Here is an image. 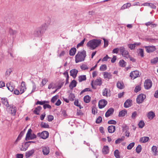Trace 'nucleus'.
Masks as SVG:
<instances>
[{
	"label": "nucleus",
	"instance_id": "63",
	"mask_svg": "<svg viewBox=\"0 0 158 158\" xmlns=\"http://www.w3.org/2000/svg\"><path fill=\"white\" fill-rule=\"evenodd\" d=\"M119 50V48H115L114 49L113 51H112V53H118V51Z\"/></svg>",
	"mask_w": 158,
	"mask_h": 158
},
{
	"label": "nucleus",
	"instance_id": "26",
	"mask_svg": "<svg viewBox=\"0 0 158 158\" xmlns=\"http://www.w3.org/2000/svg\"><path fill=\"white\" fill-rule=\"evenodd\" d=\"M103 74L104 77L105 78L110 79L111 78L112 75L110 73H108L106 72H105L103 73Z\"/></svg>",
	"mask_w": 158,
	"mask_h": 158
},
{
	"label": "nucleus",
	"instance_id": "16",
	"mask_svg": "<svg viewBox=\"0 0 158 158\" xmlns=\"http://www.w3.org/2000/svg\"><path fill=\"white\" fill-rule=\"evenodd\" d=\"M107 102L105 100H100L98 102V106L99 108L102 109L104 108L107 104Z\"/></svg>",
	"mask_w": 158,
	"mask_h": 158
},
{
	"label": "nucleus",
	"instance_id": "62",
	"mask_svg": "<svg viewBox=\"0 0 158 158\" xmlns=\"http://www.w3.org/2000/svg\"><path fill=\"white\" fill-rule=\"evenodd\" d=\"M44 108L45 109L47 108L50 109L51 108V106L50 105L47 104H44L43 106Z\"/></svg>",
	"mask_w": 158,
	"mask_h": 158
},
{
	"label": "nucleus",
	"instance_id": "57",
	"mask_svg": "<svg viewBox=\"0 0 158 158\" xmlns=\"http://www.w3.org/2000/svg\"><path fill=\"white\" fill-rule=\"evenodd\" d=\"M74 105L79 107L80 108H81V106L80 104H79V102L77 100H75L74 102Z\"/></svg>",
	"mask_w": 158,
	"mask_h": 158
},
{
	"label": "nucleus",
	"instance_id": "50",
	"mask_svg": "<svg viewBox=\"0 0 158 158\" xmlns=\"http://www.w3.org/2000/svg\"><path fill=\"white\" fill-rule=\"evenodd\" d=\"M55 84L52 82L48 86V89H49L51 88L54 89L55 88Z\"/></svg>",
	"mask_w": 158,
	"mask_h": 158
},
{
	"label": "nucleus",
	"instance_id": "21",
	"mask_svg": "<svg viewBox=\"0 0 158 158\" xmlns=\"http://www.w3.org/2000/svg\"><path fill=\"white\" fill-rule=\"evenodd\" d=\"M108 131L110 133H114L115 130V127L114 126L111 125L109 126L107 128Z\"/></svg>",
	"mask_w": 158,
	"mask_h": 158
},
{
	"label": "nucleus",
	"instance_id": "52",
	"mask_svg": "<svg viewBox=\"0 0 158 158\" xmlns=\"http://www.w3.org/2000/svg\"><path fill=\"white\" fill-rule=\"evenodd\" d=\"M80 67L82 70L87 69H89L88 67L85 64H82L81 66Z\"/></svg>",
	"mask_w": 158,
	"mask_h": 158
},
{
	"label": "nucleus",
	"instance_id": "34",
	"mask_svg": "<svg viewBox=\"0 0 158 158\" xmlns=\"http://www.w3.org/2000/svg\"><path fill=\"white\" fill-rule=\"evenodd\" d=\"M76 49L75 48H72L69 51V54L70 56H74L76 52Z\"/></svg>",
	"mask_w": 158,
	"mask_h": 158
},
{
	"label": "nucleus",
	"instance_id": "60",
	"mask_svg": "<svg viewBox=\"0 0 158 158\" xmlns=\"http://www.w3.org/2000/svg\"><path fill=\"white\" fill-rule=\"evenodd\" d=\"M10 33L12 35H14L16 33V31H15L13 30L12 29H10L9 30Z\"/></svg>",
	"mask_w": 158,
	"mask_h": 158
},
{
	"label": "nucleus",
	"instance_id": "23",
	"mask_svg": "<svg viewBox=\"0 0 158 158\" xmlns=\"http://www.w3.org/2000/svg\"><path fill=\"white\" fill-rule=\"evenodd\" d=\"M132 101L130 100H127L124 103V106L125 108H128L131 106Z\"/></svg>",
	"mask_w": 158,
	"mask_h": 158
},
{
	"label": "nucleus",
	"instance_id": "32",
	"mask_svg": "<svg viewBox=\"0 0 158 158\" xmlns=\"http://www.w3.org/2000/svg\"><path fill=\"white\" fill-rule=\"evenodd\" d=\"M34 152V150L32 149L31 150L27 152L26 154V157H28L32 155Z\"/></svg>",
	"mask_w": 158,
	"mask_h": 158
},
{
	"label": "nucleus",
	"instance_id": "42",
	"mask_svg": "<svg viewBox=\"0 0 158 158\" xmlns=\"http://www.w3.org/2000/svg\"><path fill=\"white\" fill-rule=\"evenodd\" d=\"M107 69V66L106 64H102L100 67V70L101 71H105Z\"/></svg>",
	"mask_w": 158,
	"mask_h": 158
},
{
	"label": "nucleus",
	"instance_id": "35",
	"mask_svg": "<svg viewBox=\"0 0 158 158\" xmlns=\"http://www.w3.org/2000/svg\"><path fill=\"white\" fill-rule=\"evenodd\" d=\"M127 113V111L126 110H123L119 112L118 116L119 117L124 116Z\"/></svg>",
	"mask_w": 158,
	"mask_h": 158
},
{
	"label": "nucleus",
	"instance_id": "8",
	"mask_svg": "<svg viewBox=\"0 0 158 158\" xmlns=\"http://www.w3.org/2000/svg\"><path fill=\"white\" fill-rule=\"evenodd\" d=\"M152 82L151 80L148 79L145 81L144 83V86L145 89H149L152 87Z\"/></svg>",
	"mask_w": 158,
	"mask_h": 158
},
{
	"label": "nucleus",
	"instance_id": "3",
	"mask_svg": "<svg viewBox=\"0 0 158 158\" xmlns=\"http://www.w3.org/2000/svg\"><path fill=\"white\" fill-rule=\"evenodd\" d=\"M47 27L46 24L42 25L40 27V29L35 31L34 32V35L35 36L39 37L41 36L45 31L47 29Z\"/></svg>",
	"mask_w": 158,
	"mask_h": 158
},
{
	"label": "nucleus",
	"instance_id": "27",
	"mask_svg": "<svg viewBox=\"0 0 158 158\" xmlns=\"http://www.w3.org/2000/svg\"><path fill=\"white\" fill-rule=\"evenodd\" d=\"M1 100L2 103L4 104L6 107L9 105L7 98H1Z\"/></svg>",
	"mask_w": 158,
	"mask_h": 158
},
{
	"label": "nucleus",
	"instance_id": "6",
	"mask_svg": "<svg viewBox=\"0 0 158 158\" xmlns=\"http://www.w3.org/2000/svg\"><path fill=\"white\" fill-rule=\"evenodd\" d=\"M8 111L13 115H15L16 112V108L13 105H10L7 107Z\"/></svg>",
	"mask_w": 158,
	"mask_h": 158
},
{
	"label": "nucleus",
	"instance_id": "25",
	"mask_svg": "<svg viewBox=\"0 0 158 158\" xmlns=\"http://www.w3.org/2000/svg\"><path fill=\"white\" fill-rule=\"evenodd\" d=\"M77 85V82L75 80H73L71 82L69 85V87L71 89H73L74 87L76 86Z\"/></svg>",
	"mask_w": 158,
	"mask_h": 158
},
{
	"label": "nucleus",
	"instance_id": "56",
	"mask_svg": "<svg viewBox=\"0 0 158 158\" xmlns=\"http://www.w3.org/2000/svg\"><path fill=\"white\" fill-rule=\"evenodd\" d=\"M128 47L131 50L134 49L135 47V44H130L128 45Z\"/></svg>",
	"mask_w": 158,
	"mask_h": 158
},
{
	"label": "nucleus",
	"instance_id": "37",
	"mask_svg": "<svg viewBox=\"0 0 158 158\" xmlns=\"http://www.w3.org/2000/svg\"><path fill=\"white\" fill-rule=\"evenodd\" d=\"M114 155L116 158H120L119 152L118 150H116L114 152Z\"/></svg>",
	"mask_w": 158,
	"mask_h": 158
},
{
	"label": "nucleus",
	"instance_id": "18",
	"mask_svg": "<svg viewBox=\"0 0 158 158\" xmlns=\"http://www.w3.org/2000/svg\"><path fill=\"white\" fill-rule=\"evenodd\" d=\"M29 145L30 144H28V142H26L22 144L21 147L20 148V150L24 151H26Z\"/></svg>",
	"mask_w": 158,
	"mask_h": 158
},
{
	"label": "nucleus",
	"instance_id": "14",
	"mask_svg": "<svg viewBox=\"0 0 158 158\" xmlns=\"http://www.w3.org/2000/svg\"><path fill=\"white\" fill-rule=\"evenodd\" d=\"M19 90L20 91V94H21L23 93L26 89L25 86V82L23 81L21 84V85L19 87Z\"/></svg>",
	"mask_w": 158,
	"mask_h": 158
},
{
	"label": "nucleus",
	"instance_id": "30",
	"mask_svg": "<svg viewBox=\"0 0 158 158\" xmlns=\"http://www.w3.org/2000/svg\"><path fill=\"white\" fill-rule=\"evenodd\" d=\"M42 108L40 106H38L36 108L34 111V113L38 115L39 114V112L41 109Z\"/></svg>",
	"mask_w": 158,
	"mask_h": 158
},
{
	"label": "nucleus",
	"instance_id": "10",
	"mask_svg": "<svg viewBox=\"0 0 158 158\" xmlns=\"http://www.w3.org/2000/svg\"><path fill=\"white\" fill-rule=\"evenodd\" d=\"M38 135L39 136L40 138L45 139L48 136L49 133L47 131H43L41 133H38Z\"/></svg>",
	"mask_w": 158,
	"mask_h": 158
},
{
	"label": "nucleus",
	"instance_id": "58",
	"mask_svg": "<svg viewBox=\"0 0 158 158\" xmlns=\"http://www.w3.org/2000/svg\"><path fill=\"white\" fill-rule=\"evenodd\" d=\"M108 123L109 124H115L116 123V122L113 120H110L108 121Z\"/></svg>",
	"mask_w": 158,
	"mask_h": 158
},
{
	"label": "nucleus",
	"instance_id": "31",
	"mask_svg": "<svg viewBox=\"0 0 158 158\" xmlns=\"http://www.w3.org/2000/svg\"><path fill=\"white\" fill-rule=\"evenodd\" d=\"M155 116L154 113L152 111H150L148 113V117L150 119H153Z\"/></svg>",
	"mask_w": 158,
	"mask_h": 158
},
{
	"label": "nucleus",
	"instance_id": "33",
	"mask_svg": "<svg viewBox=\"0 0 158 158\" xmlns=\"http://www.w3.org/2000/svg\"><path fill=\"white\" fill-rule=\"evenodd\" d=\"M84 102L86 103H88L89 102L91 98L89 95H86L84 97Z\"/></svg>",
	"mask_w": 158,
	"mask_h": 158
},
{
	"label": "nucleus",
	"instance_id": "64",
	"mask_svg": "<svg viewBox=\"0 0 158 158\" xmlns=\"http://www.w3.org/2000/svg\"><path fill=\"white\" fill-rule=\"evenodd\" d=\"M63 74L65 77H66V81L67 82L69 78V76L68 72L67 71H65L64 73Z\"/></svg>",
	"mask_w": 158,
	"mask_h": 158
},
{
	"label": "nucleus",
	"instance_id": "53",
	"mask_svg": "<svg viewBox=\"0 0 158 158\" xmlns=\"http://www.w3.org/2000/svg\"><path fill=\"white\" fill-rule=\"evenodd\" d=\"M12 72V70L11 69H8L6 73V76H8Z\"/></svg>",
	"mask_w": 158,
	"mask_h": 158
},
{
	"label": "nucleus",
	"instance_id": "51",
	"mask_svg": "<svg viewBox=\"0 0 158 158\" xmlns=\"http://www.w3.org/2000/svg\"><path fill=\"white\" fill-rule=\"evenodd\" d=\"M32 89L31 91V93H33L34 92L36 89V85L35 83L33 82H32Z\"/></svg>",
	"mask_w": 158,
	"mask_h": 158
},
{
	"label": "nucleus",
	"instance_id": "54",
	"mask_svg": "<svg viewBox=\"0 0 158 158\" xmlns=\"http://www.w3.org/2000/svg\"><path fill=\"white\" fill-rule=\"evenodd\" d=\"M158 61V58L156 57L151 60V62L153 64H155Z\"/></svg>",
	"mask_w": 158,
	"mask_h": 158
},
{
	"label": "nucleus",
	"instance_id": "11",
	"mask_svg": "<svg viewBox=\"0 0 158 158\" xmlns=\"http://www.w3.org/2000/svg\"><path fill=\"white\" fill-rule=\"evenodd\" d=\"M139 76V72L137 70L131 72L130 74V76L132 79H135Z\"/></svg>",
	"mask_w": 158,
	"mask_h": 158
},
{
	"label": "nucleus",
	"instance_id": "38",
	"mask_svg": "<svg viewBox=\"0 0 158 158\" xmlns=\"http://www.w3.org/2000/svg\"><path fill=\"white\" fill-rule=\"evenodd\" d=\"M41 127L45 128H49V125L48 123H46L42 122L41 124Z\"/></svg>",
	"mask_w": 158,
	"mask_h": 158
},
{
	"label": "nucleus",
	"instance_id": "40",
	"mask_svg": "<svg viewBox=\"0 0 158 158\" xmlns=\"http://www.w3.org/2000/svg\"><path fill=\"white\" fill-rule=\"evenodd\" d=\"M75 98V96L73 93H70L69 96V99L70 101H73L74 100Z\"/></svg>",
	"mask_w": 158,
	"mask_h": 158
},
{
	"label": "nucleus",
	"instance_id": "24",
	"mask_svg": "<svg viewBox=\"0 0 158 158\" xmlns=\"http://www.w3.org/2000/svg\"><path fill=\"white\" fill-rule=\"evenodd\" d=\"M114 111V109L112 108H110L106 112L105 116L106 117H109Z\"/></svg>",
	"mask_w": 158,
	"mask_h": 158
},
{
	"label": "nucleus",
	"instance_id": "55",
	"mask_svg": "<svg viewBox=\"0 0 158 158\" xmlns=\"http://www.w3.org/2000/svg\"><path fill=\"white\" fill-rule=\"evenodd\" d=\"M103 39L104 41V47H107L108 45V41L105 38H103Z\"/></svg>",
	"mask_w": 158,
	"mask_h": 158
},
{
	"label": "nucleus",
	"instance_id": "15",
	"mask_svg": "<svg viewBox=\"0 0 158 158\" xmlns=\"http://www.w3.org/2000/svg\"><path fill=\"white\" fill-rule=\"evenodd\" d=\"M110 90L107 88L103 89L102 92V95L106 97H109L110 95Z\"/></svg>",
	"mask_w": 158,
	"mask_h": 158
},
{
	"label": "nucleus",
	"instance_id": "46",
	"mask_svg": "<svg viewBox=\"0 0 158 158\" xmlns=\"http://www.w3.org/2000/svg\"><path fill=\"white\" fill-rule=\"evenodd\" d=\"M138 125L139 128H142L144 125V122L142 121H140L138 124Z\"/></svg>",
	"mask_w": 158,
	"mask_h": 158
},
{
	"label": "nucleus",
	"instance_id": "2",
	"mask_svg": "<svg viewBox=\"0 0 158 158\" xmlns=\"http://www.w3.org/2000/svg\"><path fill=\"white\" fill-rule=\"evenodd\" d=\"M86 56V52L84 50L78 52L75 56L76 63L84 61Z\"/></svg>",
	"mask_w": 158,
	"mask_h": 158
},
{
	"label": "nucleus",
	"instance_id": "1",
	"mask_svg": "<svg viewBox=\"0 0 158 158\" xmlns=\"http://www.w3.org/2000/svg\"><path fill=\"white\" fill-rule=\"evenodd\" d=\"M102 40L99 39H93L89 41L87 44V47L92 50L98 47L101 43Z\"/></svg>",
	"mask_w": 158,
	"mask_h": 158
},
{
	"label": "nucleus",
	"instance_id": "45",
	"mask_svg": "<svg viewBox=\"0 0 158 158\" xmlns=\"http://www.w3.org/2000/svg\"><path fill=\"white\" fill-rule=\"evenodd\" d=\"M48 101H44L42 102L41 101H38L36 103V105H44V104H45V103H48Z\"/></svg>",
	"mask_w": 158,
	"mask_h": 158
},
{
	"label": "nucleus",
	"instance_id": "17",
	"mask_svg": "<svg viewBox=\"0 0 158 158\" xmlns=\"http://www.w3.org/2000/svg\"><path fill=\"white\" fill-rule=\"evenodd\" d=\"M78 71L76 69H73L70 71V75L74 78H75L77 76Z\"/></svg>",
	"mask_w": 158,
	"mask_h": 158
},
{
	"label": "nucleus",
	"instance_id": "39",
	"mask_svg": "<svg viewBox=\"0 0 158 158\" xmlns=\"http://www.w3.org/2000/svg\"><path fill=\"white\" fill-rule=\"evenodd\" d=\"M126 62L123 60H120L119 62L120 66L122 67H125L126 65Z\"/></svg>",
	"mask_w": 158,
	"mask_h": 158
},
{
	"label": "nucleus",
	"instance_id": "19",
	"mask_svg": "<svg viewBox=\"0 0 158 158\" xmlns=\"http://www.w3.org/2000/svg\"><path fill=\"white\" fill-rule=\"evenodd\" d=\"M93 82L94 85H97L100 86L102 83V79L100 77L96 79L94 81H93Z\"/></svg>",
	"mask_w": 158,
	"mask_h": 158
},
{
	"label": "nucleus",
	"instance_id": "22",
	"mask_svg": "<svg viewBox=\"0 0 158 158\" xmlns=\"http://www.w3.org/2000/svg\"><path fill=\"white\" fill-rule=\"evenodd\" d=\"M149 139V138L148 137L144 136L140 138L139 141L143 143H145L148 141Z\"/></svg>",
	"mask_w": 158,
	"mask_h": 158
},
{
	"label": "nucleus",
	"instance_id": "44",
	"mask_svg": "<svg viewBox=\"0 0 158 158\" xmlns=\"http://www.w3.org/2000/svg\"><path fill=\"white\" fill-rule=\"evenodd\" d=\"M135 143L134 142H132L130 143L127 146V148L128 150H131L134 146Z\"/></svg>",
	"mask_w": 158,
	"mask_h": 158
},
{
	"label": "nucleus",
	"instance_id": "4",
	"mask_svg": "<svg viewBox=\"0 0 158 158\" xmlns=\"http://www.w3.org/2000/svg\"><path fill=\"white\" fill-rule=\"evenodd\" d=\"M32 130L31 129H28L26 134L25 139L26 140H32L36 138V135L34 133H32Z\"/></svg>",
	"mask_w": 158,
	"mask_h": 158
},
{
	"label": "nucleus",
	"instance_id": "49",
	"mask_svg": "<svg viewBox=\"0 0 158 158\" xmlns=\"http://www.w3.org/2000/svg\"><path fill=\"white\" fill-rule=\"evenodd\" d=\"M141 87L139 85H138L135 87L134 89V91L135 93H137V92L140 91L141 90Z\"/></svg>",
	"mask_w": 158,
	"mask_h": 158
},
{
	"label": "nucleus",
	"instance_id": "36",
	"mask_svg": "<svg viewBox=\"0 0 158 158\" xmlns=\"http://www.w3.org/2000/svg\"><path fill=\"white\" fill-rule=\"evenodd\" d=\"M138 55L141 56V57H143L144 55L143 50L142 48H140L138 51Z\"/></svg>",
	"mask_w": 158,
	"mask_h": 158
},
{
	"label": "nucleus",
	"instance_id": "9",
	"mask_svg": "<svg viewBox=\"0 0 158 158\" xmlns=\"http://www.w3.org/2000/svg\"><path fill=\"white\" fill-rule=\"evenodd\" d=\"M6 86L8 90L11 92H12L13 91L15 87L14 83L12 82L7 83L6 84Z\"/></svg>",
	"mask_w": 158,
	"mask_h": 158
},
{
	"label": "nucleus",
	"instance_id": "61",
	"mask_svg": "<svg viewBox=\"0 0 158 158\" xmlns=\"http://www.w3.org/2000/svg\"><path fill=\"white\" fill-rule=\"evenodd\" d=\"M148 6L152 9H156V6L153 3H149Z\"/></svg>",
	"mask_w": 158,
	"mask_h": 158
},
{
	"label": "nucleus",
	"instance_id": "43",
	"mask_svg": "<svg viewBox=\"0 0 158 158\" xmlns=\"http://www.w3.org/2000/svg\"><path fill=\"white\" fill-rule=\"evenodd\" d=\"M142 147L140 145H139L136 148V152L138 153H139L141 151Z\"/></svg>",
	"mask_w": 158,
	"mask_h": 158
},
{
	"label": "nucleus",
	"instance_id": "12",
	"mask_svg": "<svg viewBox=\"0 0 158 158\" xmlns=\"http://www.w3.org/2000/svg\"><path fill=\"white\" fill-rule=\"evenodd\" d=\"M144 47L146 49L147 52L150 53L155 51L156 50V48L155 46H145Z\"/></svg>",
	"mask_w": 158,
	"mask_h": 158
},
{
	"label": "nucleus",
	"instance_id": "41",
	"mask_svg": "<svg viewBox=\"0 0 158 158\" xmlns=\"http://www.w3.org/2000/svg\"><path fill=\"white\" fill-rule=\"evenodd\" d=\"M86 79L85 75H82L79 76L78 77V81L79 82H81L85 80Z\"/></svg>",
	"mask_w": 158,
	"mask_h": 158
},
{
	"label": "nucleus",
	"instance_id": "29",
	"mask_svg": "<svg viewBox=\"0 0 158 158\" xmlns=\"http://www.w3.org/2000/svg\"><path fill=\"white\" fill-rule=\"evenodd\" d=\"M117 87L120 89H123L124 87V84L122 82L118 81L117 83Z\"/></svg>",
	"mask_w": 158,
	"mask_h": 158
},
{
	"label": "nucleus",
	"instance_id": "47",
	"mask_svg": "<svg viewBox=\"0 0 158 158\" xmlns=\"http://www.w3.org/2000/svg\"><path fill=\"white\" fill-rule=\"evenodd\" d=\"M47 116L48 120L49 122L52 121L54 119V117L52 115H48Z\"/></svg>",
	"mask_w": 158,
	"mask_h": 158
},
{
	"label": "nucleus",
	"instance_id": "20",
	"mask_svg": "<svg viewBox=\"0 0 158 158\" xmlns=\"http://www.w3.org/2000/svg\"><path fill=\"white\" fill-rule=\"evenodd\" d=\"M109 147L107 146H104L102 149V152L103 154L105 155L109 153Z\"/></svg>",
	"mask_w": 158,
	"mask_h": 158
},
{
	"label": "nucleus",
	"instance_id": "59",
	"mask_svg": "<svg viewBox=\"0 0 158 158\" xmlns=\"http://www.w3.org/2000/svg\"><path fill=\"white\" fill-rule=\"evenodd\" d=\"M102 120V118L101 117L99 116L97 118L96 121V123H99L101 122Z\"/></svg>",
	"mask_w": 158,
	"mask_h": 158
},
{
	"label": "nucleus",
	"instance_id": "5",
	"mask_svg": "<svg viewBox=\"0 0 158 158\" xmlns=\"http://www.w3.org/2000/svg\"><path fill=\"white\" fill-rule=\"evenodd\" d=\"M119 51L122 56L126 58H128L129 56V53L127 50L123 47L119 48Z\"/></svg>",
	"mask_w": 158,
	"mask_h": 158
},
{
	"label": "nucleus",
	"instance_id": "7",
	"mask_svg": "<svg viewBox=\"0 0 158 158\" xmlns=\"http://www.w3.org/2000/svg\"><path fill=\"white\" fill-rule=\"evenodd\" d=\"M145 98L146 96L145 95L143 94H139L136 98L137 102L138 103H142Z\"/></svg>",
	"mask_w": 158,
	"mask_h": 158
},
{
	"label": "nucleus",
	"instance_id": "48",
	"mask_svg": "<svg viewBox=\"0 0 158 158\" xmlns=\"http://www.w3.org/2000/svg\"><path fill=\"white\" fill-rule=\"evenodd\" d=\"M85 39L84 38V39L82 41H81L80 43L78 44L77 45V47H79L80 46H82L83 45V44L84 42H85Z\"/></svg>",
	"mask_w": 158,
	"mask_h": 158
},
{
	"label": "nucleus",
	"instance_id": "13",
	"mask_svg": "<svg viewBox=\"0 0 158 158\" xmlns=\"http://www.w3.org/2000/svg\"><path fill=\"white\" fill-rule=\"evenodd\" d=\"M43 154L44 155H48L50 152V149L48 147L43 146L41 147Z\"/></svg>",
	"mask_w": 158,
	"mask_h": 158
},
{
	"label": "nucleus",
	"instance_id": "28",
	"mask_svg": "<svg viewBox=\"0 0 158 158\" xmlns=\"http://www.w3.org/2000/svg\"><path fill=\"white\" fill-rule=\"evenodd\" d=\"M151 150L154 155L156 156L158 152L157 147L156 146H153L151 148Z\"/></svg>",
	"mask_w": 158,
	"mask_h": 158
}]
</instances>
